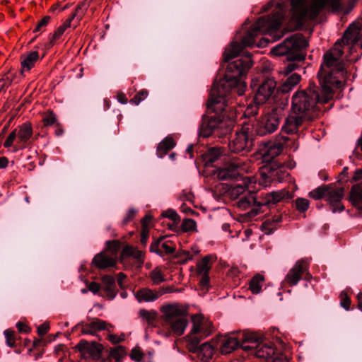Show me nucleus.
Instances as JSON below:
<instances>
[{
    "mask_svg": "<svg viewBox=\"0 0 362 362\" xmlns=\"http://www.w3.org/2000/svg\"><path fill=\"white\" fill-rule=\"evenodd\" d=\"M276 9V11L272 16H268L259 18L242 37L241 42H232L230 43L224 52L226 62L238 57L245 47L254 46L255 45V37L258 35H268L271 40L262 38L267 43L271 41L274 42L284 36V33L279 30L285 16L284 9L281 4H277Z\"/></svg>",
    "mask_w": 362,
    "mask_h": 362,
    "instance_id": "1",
    "label": "nucleus"
},
{
    "mask_svg": "<svg viewBox=\"0 0 362 362\" xmlns=\"http://www.w3.org/2000/svg\"><path fill=\"white\" fill-rule=\"evenodd\" d=\"M224 60L228 63L224 77L219 81H216L211 88L210 97L209 98V108L216 111L223 110L226 103V96L228 89L225 90L226 86L230 87L237 85L240 79L245 76L252 66V62L250 56H244L231 62ZM223 59L225 57H223Z\"/></svg>",
    "mask_w": 362,
    "mask_h": 362,
    "instance_id": "2",
    "label": "nucleus"
},
{
    "mask_svg": "<svg viewBox=\"0 0 362 362\" xmlns=\"http://www.w3.org/2000/svg\"><path fill=\"white\" fill-rule=\"evenodd\" d=\"M330 88L310 82L304 89L296 91L291 98L292 112L302 115L311 121L320 114V105L327 103L333 97Z\"/></svg>",
    "mask_w": 362,
    "mask_h": 362,
    "instance_id": "3",
    "label": "nucleus"
},
{
    "mask_svg": "<svg viewBox=\"0 0 362 362\" xmlns=\"http://www.w3.org/2000/svg\"><path fill=\"white\" fill-rule=\"evenodd\" d=\"M344 49L339 42H335L333 47L323 55V61L317 73L319 84L330 88H339L346 77V71L343 59Z\"/></svg>",
    "mask_w": 362,
    "mask_h": 362,
    "instance_id": "4",
    "label": "nucleus"
},
{
    "mask_svg": "<svg viewBox=\"0 0 362 362\" xmlns=\"http://www.w3.org/2000/svg\"><path fill=\"white\" fill-rule=\"evenodd\" d=\"M291 198H292V194L286 189L261 193L258 196L253 191L249 190L246 194L239 199L237 205L243 210L253 207L249 212V215L255 216L259 213L262 206L271 207L284 199Z\"/></svg>",
    "mask_w": 362,
    "mask_h": 362,
    "instance_id": "5",
    "label": "nucleus"
},
{
    "mask_svg": "<svg viewBox=\"0 0 362 362\" xmlns=\"http://www.w3.org/2000/svg\"><path fill=\"white\" fill-rule=\"evenodd\" d=\"M286 0H280L281 4L286 13ZM291 21L295 23V27L299 28L309 20H314L329 2L328 0H290Z\"/></svg>",
    "mask_w": 362,
    "mask_h": 362,
    "instance_id": "6",
    "label": "nucleus"
},
{
    "mask_svg": "<svg viewBox=\"0 0 362 362\" xmlns=\"http://www.w3.org/2000/svg\"><path fill=\"white\" fill-rule=\"evenodd\" d=\"M161 312L163 326L168 331H161L160 333L165 337L182 335L188 325L187 308L180 303L165 304L161 307Z\"/></svg>",
    "mask_w": 362,
    "mask_h": 362,
    "instance_id": "7",
    "label": "nucleus"
},
{
    "mask_svg": "<svg viewBox=\"0 0 362 362\" xmlns=\"http://www.w3.org/2000/svg\"><path fill=\"white\" fill-rule=\"evenodd\" d=\"M308 45V42L305 37L302 34L296 33L273 47L270 54L274 57L287 56V59L290 61L301 62L305 58L303 50Z\"/></svg>",
    "mask_w": 362,
    "mask_h": 362,
    "instance_id": "8",
    "label": "nucleus"
},
{
    "mask_svg": "<svg viewBox=\"0 0 362 362\" xmlns=\"http://www.w3.org/2000/svg\"><path fill=\"white\" fill-rule=\"evenodd\" d=\"M245 351H252V354L259 358H264L267 362L274 354V347L272 344L259 341V337L254 334H248L240 345Z\"/></svg>",
    "mask_w": 362,
    "mask_h": 362,
    "instance_id": "9",
    "label": "nucleus"
},
{
    "mask_svg": "<svg viewBox=\"0 0 362 362\" xmlns=\"http://www.w3.org/2000/svg\"><path fill=\"white\" fill-rule=\"evenodd\" d=\"M281 120V115L276 110L262 116L255 125V132L259 136L270 134L277 130Z\"/></svg>",
    "mask_w": 362,
    "mask_h": 362,
    "instance_id": "10",
    "label": "nucleus"
},
{
    "mask_svg": "<svg viewBox=\"0 0 362 362\" xmlns=\"http://www.w3.org/2000/svg\"><path fill=\"white\" fill-rule=\"evenodd\" d=\"M225 106L226 105L225 104ZM226 108V107H224ZM208 111L211 112L214 115H204L202 118V124L199 127V136L202 137H209L211 134H215L218 136V127L219 123V113L225 109L220 111L213 110L209 108V103H207Z\"/></svg>",
    "mask_w": 362,
    "mask_h": 362,
    "instance_id": "11",
    "label": "nucleus"
},
{
    "mask_svg": "<svg viewBox=\"0 0 362 362\" xmlns=\"http://www.w3.org/2000/svg\"><path fill=\"white\" fill-rule=\"evenodd\" d=\"M288 173L283 169L282 166L276 161L264 165L260 172L263 181H259L260 185H267L271 181L281 182L287 176Z\"/></svg>",
    "mask_w": 362,
    "mask_h": 362,
    "instance_id": "12",
    "label": "nucleus"
},
{
    "mask_svg": "<svg viewBox=\"0 0 362 362\" xmlns=\"http://www.w3.org/2000/svg\"><path fill=\"white\" fill-rule=\"evenodd\" d=\"M192 326L189 335V340L193 337L199 339L208 337L212 332L211 322L202 315H195L192 318Z\"/></svg>",
    "mask_w": 362,
    "mask_h": 362,
    "instance_id": "13",
    "label": "nucleus"
},
{
    "mask_svg": "<svg viewBox=\"0 0 362 362\" xmlns=\"http://www.w3.org/2000/svg\"><path fill=\"white\" fill-rule=\"evenodd\" d=\"M252 146V141L248 135V128H242L237 132L233 139L229 142L228 148L232 153H238L241 151H249Z\"/></svg>",
    "mask_w": 362,
    "mask_h": 362,
    "instance_id": "14",
    "label": "nucleus"
},
{
    "mask_svg": "<svg viewBox=\"0 0 362 362\" xmlns=\"http://www.w3.org/2000/svg\"><path fill=\"white\" fill-rule=\"evenodd\" d=\"M360 30L361 25L359 23H353L345 30L343 37L336 42H339V45L342 47V49H344L345 47H349L350 52H352L353 48L355 47V46L359 45Z\"/></svg>",
    "mask_w": 362,
    "mask_h": 362,
    "instance_id": "15",
    "label": "nucleus"
},
{
    "mask_svg": "<svg viewBox=\"0 0 362 362\" xmlns=\"http://www.w3.org/2000/svg\"><path fill=\"white\" fill-rule=\"evenodd\" d=\"M308 263L304 260L297 261L286 274L284 282L290 286H294L298 284L303 277L308 274Z\"/></svg>",
    "mask_w": 362,
    "mask_h": 362,
    "instance_id": "16",
    "label": "nucleus"
},
{
    "mask_svg": "<svg viewBox=\"0 0 362 362\" xmlns=\"http://www.w3.org/2000/svg\"><path fill=\"white\" fill-rule=\"evenodd\" d=\"M276 88V82L274 78L265 79L258 87L255 93V103L260 105L264 103L274 94Z\"/></svg>",
    "mask_w": 362,
    "mask_h": 362,
    "instance_id": "17",
    "label": "nucleus"
},
{
    "mask_svg": "<svg viewBox=\"0 0 362 362\" xmlns=\"http://www.w3.org/2000/svg\"><path fill=\"white\" fill-rule=\"evenodd\" d=\"M245 163L240 158L232 160L227 166L221 168L218 172V177L220 180L235 178L241 172L245 171Z\"/></svg>",
    "mask_w": 362,
    "mask_h": 362,
    "instance_id": "18",
    "label": "nucleus"
},
{
    "mask_svg": "<svg viewBox=\"0 0 362 362\" xmlns=\"http://www.w3.org/2000/svg\"><path fill=\"white\" fill-rule=\"evenodd\" d=\"M200 340L197 337H192L189 344V349L190 351L196 353L202 361H208L213 356L214 347L209 342H204L199 345Z\"/></svg>",
    "mask_w": 362,
    "mask_h": 362,
    "instance_id": "19",
    "label": "nucleus"
},
{
    "mask_svg": "<svg viewBox=\"0 0 362 362\" xmlns=\"http://www.w3.org/2000/svg\"><path fill=\"white\" fill-rule=\"evenodd\" d=\"M76 348L83 358L98 359L100 357L103 347L101 344L95 341L88 342L86 340H81L76 345Z\"/></svg>",
    "mask_w": 362,
    "mask_h": 362,
    "instance_id": "20",
    "label": "nucleus"
},
{
    "mask_svg": "<svg viewBox=\"0 0 362 362\" xmlns=\"http://www.w3.org/2000/svg\"><path fill=\"white\" fill-rule=\"evenodd\" d=\"M284 139L281 136H276L273 141H269L265 145V151L262 153V158L264 162L271 163L275 157L280 155L283 151L282 144H284Z\"/></svg>",
    "mask_w": 362,
    "mask_h": 362,
    "instance_id": "21",
    "label": "nucleus"
},
{
    "mask_svg": "<svg viewBox=\"0 0 362 362\" xmlns=\"http://www.w3.org/2000/svg\"><path fill=\"white\" fill-rule=\"evenodd\" d=\"M112 326L107 324L105 321L93 318L89 322L81 323V332L83 334L95 335L96 333L102 330L110 331Z\"/></svg>",
    "mask_w": 362,
    "mask_h": 362,
    "instance_id": "22",
    "label": "nucleus"
},
{
    "mask_svg": "<svg viewBox=\"0 0 362 362\" xmlns=\"http://www.w3.org/2000/svg\"><path fill=\"white\" fill-rule=\"evenodd\" d=\"M344 191L342 187H332L327 185L325 198L333 206V212L341 211L344 209L340 202L344 197Z\"/></svg>",
    "mask_w": 362,
    "mask_h": 362,
    "instance_id": "23",
    "label": "nucleus"
},
{
    "mask_svg": "<svg viewBox=\"0 0 362 362\" xmlns=\"http://www.w3.org/2000/svg\"><path fill=\"white\" fill-rule=\"evenodd\" d=\"M307 121H309L307 118L291 112L285 119L282 131L287 134L296 133L298 128Z\"/></svg>",
    "mask_w": 362,
    "mask_h": 362,
    "instance_id": "24",
    "label": "nucleus"
},
{
    "mask_svg": "<svg viewBox=\"0 0 362 362\" xmlns=\"http://www.w3.org/2000/svg\"><path fill=\"white\" fill-rule=\"evenodd\" d=\"M248 334H243L238 337L235 336L226 335L221 339L220 350L222 354H228L235 350L239 345L240 341L245 339Z\"/></svg>",
    "mask_w": 362,
    "mask_h": 362,
    "instance_id": "25",
    "label": "nucleus"
},
{
    "mask_svg": "<svg viewBox=\"0 0 362 362\" xmlns=\"http://www.w3.org/2000/svg\"><path fill=\"white\" fill-rule=\"evenodd\" d=\"M116 257L110 256L107 252H102L93 257L92 264L100 269L114 267L117 264Z\"/></svg>",
    "mask_w": 362,
    "mask_h": 362,
    "instance_id": "26",
    "label": "nucleus"
},
{
    "mask_svg": "<svg viewBox=\"0 0 362 362\" xmlns=\"http://www.w3.org/2000/svg\"><path fill=\"white\" fill-rule=\"evenodd\" d=\"M18 143L21 144L20 148H25V144L33 135V127L30 122H25L17 129Z\"/></svg>",
    "mask_w": 362,
    "mask_h": 362,
    "instance_id": "27",
    "label": "nucleus"
},
{
    "mask_svg": "<svg viewBox=\"0 0 362 362\" xmlns=\"http://www.w3.org/2000/svg\"><path fill=\"white\" fill-rule=\"evenodd\" d=\"M102 282L103 284V290L105 292L106 297L109 300H113L117 294L115 278L105 275L102 277Z\"/></svg>",
    "mask_w": 362,
    "mask_h": 362,
    "instance_id": "28",
    "label": "nucleus"
},
{
    "mask_svg": "<svg viewBox=\"0 0 362 362\" xmlns=\"http://www.w3.org/2000/svg\"><path fill=\"white\" fill-rule=\"evenodd\" d=\"M136 300L141 302H153L158 298L157 291L154 292L148 288H143L134 293Z\"/></svg>",
    "mask_w": 362,
    "mask_h": 362,
    "instance_id": "29",
    "label": "nucleus"
},
{
    "mask_svg": "<svg viewBox=\"0 0 362 362\" xmlns=\"http://www.w3.org/2000/svg\"><path fill=\"white\" fill-rule=\"evenodd\" d=\"M301 76L298 74L290 75L279 86V90L283 93H287L292 90L300 81Z\"/></svg>",
    "mask_w": 362,
    "mask_h": 362,
    "instance_id": "30",
    "label": "nucleus"
},
{
    "mask_svg": "<svg viewBox=\"0 0 362 362\" xmlns=\"http://www.w3.org/2000/svg\"><path fill=\"white\" fill-rule=\"evenodd\" d=\"M39 59L37 51H33L21 57V69L23 71H30Z\"/></svg>",
    "mask_w": 362,
    "mask_h": 362,
    "instance_id": "31",
    "label": "nucleus"
},
{
    "mask_svg": "<svg viewBox=\"0 0 362 362\" xmlns=\"http://www.w3.org/2000/svg\"><path fill=\"white\" fill-rule=\"evenodd\" d=\"M223 149L221 147H212L203 155V160L206 165H211L214 162L223 155Z\"/></svg>",
    "mask_w": 362,
    "mask_h": 362,
    "instance_id": "32",
    "label": "nucleus"
},
{
    "mask_svg": "<svg viewBox=\"0 0 362 362\" xmlns=\"http://www.w3.org/2000/svg\"><path fill=\"white\" fill-rule=\"evenodd\" d=\"M123 256L132 257L136 260L139 264H142L144 262V254L142 251L138 250L136 247L127 245L122 252V257Z\"/></svg>",
    "mask_w": 362,
    "mask_h": 362,
    "instance_id": "33",
    "label": "nucleus"
},
{
    "mask_svg": "<svg viewBox=\"0 0 362 362\" xmlns=\"http://www.w3.org/2000/svg\"><path fill=\"white\" fill-rule=\"evenodd\" d=\"M175 143L173 138L166 137L157 147V155L162 158L169 151L174 148Z\"/></svg>",
    "mask_w": 362,
    "mask_h": 362,
    "instance_id": "34",
    "label": "nucleus"
},
{
    "mask_svg": "<svg viewBox=\"0 0 362 362\" xmlns=\"http://www.w3.org/2000/svg\"><path fill=\"white\" fill-rule=\"evenodd\" d=\"M87 7L86 4L84 2L78 5L74 13L62 25L66 30L68 28L71 27V23L74 18H76L77 21H79L86 11Z\"/></svg>",
    "mask_w": 362,
    "mask_h": 362,
    "instance_id": "35",
    "label": "nucleus"
},
{
    "mask_svg": "<svg viewBox=\"0 0 362 362\" xmlns=\"http://www.w3.org/2000/svg\"><path fill=\"white\" fill-rule=\"evenodd\" d=\"M250 180V177H246L244 179L243 185H235L230 190L231 197L236 199L239 196L243 195L245 192L246 189H248V191L250 190L249 185V184L251 183Z\"/></svg>",
    "mask_w": 362,
    "mask_h": 362,
    "instance_id": "36",
    "label": "nucleus"
},
{
    "mask_svg": "<svg viewBox=\"0 0 362 362\" xmlns=\"http://www.w3.org/2000/svg\"><path fill=\"white\" fill-rule=\"evenodd\" d=\"M350 200L354 205L362 203V182L352 186L350 192Z\"/></svg>",
    "mask_w": 362,
    "mask_h": 362,
    "instance_id": "37",
    "label": "nucleus"
},
{
    "mask_svg": "<svg viewBox=\"0 0 362 362\" xmlns=\"http://www.w3.org/2000/svg\"><path fill=\"white\" fill-rule=\"evenodd\" d=\"M219 123L218 127V136H222L230 133L233 129V122L223 119L219 115Z\"/></svg>",
    "mask_w": 362,
    "mask_h": 362,
    "instance_id": "38",
    "label": "nucleus"
},
{
    "mask_svg": "<svg viewBox=\"0 0 362 362\" xmlns=\"http://www.w3.org/2000/svg\"><path fill=\"white\" fill-rule=\"evenodd\" d=\"M264 281V278L261 274H257L253 276L250 282V289L252 293L257 294L260 292Z\"/></svg>",
    "mask_w": 362,
    "mask_h": 362,
    "instance_id": "39",
    "label": "nucleus"
},
{
    "mask_svg": "<svg viewBox=\"0 0 362 362\" xmlns=\"http://www.w3.org/2000/svg\"><path fill=\"white\" fill-rule=\"evenodd\" d=\"M278 136H281V138L285 140L284 144H282L284 150L296 151L298 148V144L295 136H284L281 134L278 135Z\"/></svg>",
    "mask_w": 362,
    "mask_h": 362,
    "instance_id": "40",
    "label": "nucleus"
},
{
    "mask_svg": "<svg viewBox=\"0 0 362 362\" xmlns=\"http://www.w3.org/2000/svg\"><path fill=\"white\" fill-rule=\"evenodd\" d=\"M139 317L148 325L152 324L157 317V312L155 310H148L141 309L139 312Z\"/></svg>",
    "mask_w": 362,
    "mask_h": 362,
    "instance_id": "41",
    "label": "nucleus"
},
{
    "mask_svg": "<svg viewBox=\"0 0 362 362\" xmlns=\"http://www.w3.org/2000/svg\"><path fill=\"white\" fill-rule=\"evenodd\" d=\"M151 279L152 280L153 284L158 285L165 281V279L158 267L153 269L149 274Z\"/></svg>",
    "mask_w": 362,
    "mask_h": 362,
    "instance_id": "42",
    "label": "nucleus"
},
{
    "mask_svg": "<svg viewBox=\"0 0 362 362\" xmlns=\"http://www.w3.org/2000/svg\"><path fill=\"white\" fill-rule=\"evenodd\" d=\"M210 256H205L200 262L197 264V272L199 274H208L210 269Z\"/></svg>",
    "mask_w": 362,
    "mask_h": 362,
    "instance_id": "43",
    "label": "nucleus"
},
{
    "mask_svg": "<svg viewBox=\"0 0 362 362\" xmlns=\"http://www.w3.org/2000/svg\"><path fill=\"white\" fill-rule=\"evenodd\" d=\"M327 191V185H322L317 187L316 189L309 192V197L315 200L320 199L325 197L326 192Z\"/></svg>",
    "mask_w": 362,
    "mask_h": 362,
    "instance_id": "44",
    "label": "nucleus"
},
{
    "mask_svg": "<svg viewBox=\"0 0 362 362\" xmlns=\"http://www.w3.org/2000/svg\"><path fill=\"white\" fill-rule=\"evenodd\" d=\"M120 248V243L119 241H107V252L110 256L116 257L117 259V252Z\"/></svg>",
    "mask_w": 362,
    "mask_h": 362,
    "instance_id": "45",
    "label": "nucleus"
},
{
    "mask_svg": "<svg viewBox=\"0 0 362 362\" xmlns=\"http://www.w3.org/2000/svg\"><path fill=\"white\" fill-rule=\"evenodd\" d=\"M125 355V350L123 346H118L110 350V356L115 361L119 362L122 358Z\"/></svg>",
    "mask_w": 362,
    "mask_h": 362,
    "instance_id": "46",
    "label": "nucleus"
},
{
    "mask_svg": "<svg viewBox=\"0 0 362 362\" xmlns=\"http://www.w3.org/2000/svg\"><path fill=\"white\" fill-rule=\"evenodd\" d=\"M295 206L298 211L300 212H305L306 211L310 206V202L307 199L305 198H297L295 201Z\"/></svg>",
    "mask_w": 362,
    "mask_h": 362,
    "instance_id": "47",
    "label": "nucleus"
},
{
    "mask_svg": "<svg viewBox=\"0 0 362 362\" xmlns=\"http://www.w3.org/2000/svg\"><path fill=\"white\" fill-rule=\"evenodd\" d=\"M197 223L192 218H185L182 221L181 228L184 232H191L196 230Z\"/></svg>",
    "mask_w": 362,
    "mask_h": 362,
    "instance_id": "48",
    "label": "nucleus"
},
{
    "mask_svg": "<svg viewBox=\"0 0 362 362\" xmlns=\"http://www.w3.org/2000/svg\"><path fill=\"white\" fill-rule=\"evenodd\" d=\"M13 79V76L11 73H7L0 78V92L4 90V88L9 86Z\"/></svg>",
    "mask_w": 362,
    "mask_h": 362,
    "instance_id": "49",
    "label": "nucleus"
},
{
    "mask_svg": "<svg viewBox=\"0 0 362 362\" xmlns=\"http://www.w3.org/2000/svg\"><path fill=\"white\" fill-rule=\"evenodd\" d=\"M162 216L163 217L170 218V220L173 221L175 223H179L180 221V216L177 214L175 210L172 209H169L163 211Z\"/></svg>",
    "mask_w": 362,
    "mask_h": 362,
    "instance_id": "50",
    "label": "nucleus"
},
{
    "mask_svg": "<svg viewBox=\"0 0 362 362\" xmlns=\"http://www.w3.org/2000/svg\"><path fill=\"white\" fill-rule=\"evenodd\" d=\"M148 96V91L146 90H140L136 93L133 98L130 100V103L136 105H138L141 101H143Z\"/></svg>",
    "mask_w": 362,
    "mask_h": 362,
    "instance_id": "51",
    "label": "nucleus"
},
{
    "mask_svg": "<svg viewBox=\"0 0 362 362\" xmlns=\"http://www.w3.org/2000/svg\"><path fill=\"white\" fill-rule=\"evenodd\" d=\"M245 82H243L242 81V79H240V82L235 85V86H226V88H225V90L226 89H228V91L227 92V94L229 93V92L232 90H234V91L237 90V93L239 95H241L243 94L244 91H245Z\"/></svg>",
    "mask_w": 362,
    "mask_h": 362,
    "instance_id": "52",
    "label": "nucleus"
},
{
    "mask_svg": "<svg viewBox=\"0 0 362 362\" xmlns=\"http://www.w3.org/2000/svg\"><path fill=\"white\" fill-rule=\"evenodd\" d=\"M56 115L52 112L45 114L42 122L45 126H51L56 122Z\"/></svg>",
    "mask_w": 362,
    "mask_h": 362,
    "instance_id": "53",
    "label": "nucleus"
},
{
    "mask_svg": "<svg viewBox=\"0 0 362 362\" xmlns=\"http://www.w3.org/2000/svg\"><path fill=\"white\" fill-rule=\"evenodd\" d=\"M267 362H288V358L281 352L274 351V354L269 358Z\"/></svg>",
    "mask_w": 362,
    "mask_h": 362,
    "instance_id": "54",
    "label": "nucleus"
},
{
    "mask_svg": "<svg viewBox=\"0 0 362 362\" xmlns=\"http://www.w3.org/2000/svg\"><path fill=\"white\" fill-rule=\"evenodd\" d=\"M341 302L340 305L344 308L346 310H349L350 308L351 300L347 293L342 291L340 294Z\"/></svg>",
    "mask_w": 362,
    "mask_h": 362,
    "instance_id": "55",
    "label": "nucleus"
},
{
    "mask_svg": "<svg viewBox=\"0 0 362 362\" xmlns=\"http://www.w3.org/2000/svg\"><path fill=\"white\" fill-rule=\"evenodd\" d=\"M16 138L18 139L17 129H15L9 134L8 136L7 137L6 140L4 144V146L5 148L11 147Z\"/></svg>",
    "mask_w": 362,
    "mask_h": 362,
    "instance_id": "56",
    "label": "nucleus"
},
{
    "mask_svg": "<svg viewBox=\"0 0 362 362\" xmlns=\"http://www.w3.org/2000/svg\"><path fill=\"white\" fill-rule=\"evenodd\" d=\"M150 251L155 252L160 256H163V250L160 248V239H158L150 245Z\"/></svg>",
    "mask_w": 362,
    "mask_h": 362,
    "instance_id": "57",
    "label": "nucleus"
},
{
    "mask_svg": "<svg viewBox=\"0 0 362 362\" xmlns=\"http://www.w3.org/2000/svg\"><path fill=\"white\" fill-rule=\"evenodd\" d=\"M257 103H255V104H250L245 111V114L247 116V117H251V116H255L257 114L258 112V107H257Z\"/></svg>",
    "mask_w": 362,
    "mask_h": 362,
    "instance_id": "58",
    "label": "nucleus"
},
{
    "mask_svg": "<svg viewBox=\"0 0 362 362\" xmlns=\"http://www.w3.org/2000/svg\"><path fill=\"white\" fill-rule=\"evenodd\" d=\"M5 337H6V344L9 347H13L15 346V339L13 337V332L6 330L4 332Z\"/></svg>",
    "mask_w": 362,
    "mask_h": 362,
    "instance_id": "59",
    "label": "nucleus"
},
{
    "mask_svg": "<svg viewBox=\"0 0 362 362\" xmlns=\"http://www.w3.org/2000/svg\"><path fill=\"white\" fill-rule=\"evenodd\" d=\"M49 20L50 17L49 16H45L40 21L38 22L33 32L36 33L40 31L43 28L47 25V24L49 22Z\"/></svg>",
    "mask_w": 362,
    "mask_h": 362,
    "instance_id": "60",
    "label": "nucleus"
},
{
    "mask_svg": "<svg viewBox=\"0 0 362 362\" xmlns=\"http://www.w3.org/2000/svg\"><path fill=\"white\" fill-rule=\"evenodd\" d=\"M160 239V248L163 250V254H173L175 252V247L173 245H169L167 242L162 243V238Z\"/></svg>",
    "mask_w": 362,
    "mask_h": 362,
    "instance_id": "61",
    "label": "nucleus"
},
{
    "mask_svg": "<svg viewBox=\"0 0 362 362\" xmlns=\"http://www.w3.org/2000/svg\"><path fill=\"white\" fill-rule=\"evenodd\" d=\"M282 220L281 214L274 215L272 219H268L262 224L264 228L269 227L271 223L277 224Z\"/></svg>",
    "mask_w": 362,
    "mask_h": 362,
    "instance_id": "62",
    "label": "nucleus"
},
{
    "mask_svg": "<svg viewBox=\"0 0 362 362\" xmlns=\"http://www.w3.org/2000/svg\"><path fill=\"white\" fill-rule=\"evenodd\" d=\"M297 68H298V65H297L294 62H291L284 67L282 72L284 74L288 75V74H291L292 71H293L294 70H296Z\"/></svg>",
    "mask_w": 362,
    "mask_h": 362,
    "instance_id": "63",
    "label": "nucleus"
},
{
    "mask_svg": "<svg viewBox=\"0 0 362 362\" xmlns=\"http://www.w3.org/2000/svg\"><path fill=\"white\" fill-rule=\"evenodd\" d=\"M65 30L66 29L62 25L59 26L54 33L52 37L50 40V43L52 44L54 40L59 39L63 35Z\"/></svg>",
    "mask_w": 362,
    "mask_h": 362,
    "instance_id": "64",
    "label": "nucleus"
}]
</instances>
